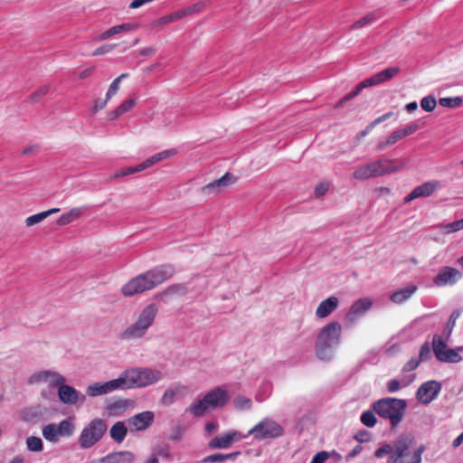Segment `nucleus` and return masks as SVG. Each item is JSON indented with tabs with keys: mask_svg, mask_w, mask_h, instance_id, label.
Wrapping results in <instances>:
<instances>
[{
	"mask_svg": "<svg viewBox=\"0 0 463 463\" xmlns=\"http://www.w3.org/2000/svg\"><path fill=\"white\" fill-rule=\"evenodd\" d=\"M175 274V268L173 264L158 265L127 282L121 288V293L126 297L143 293L164 283Z\"/></svg>",
	"mask_w": 463,
	"mask_h": 463,
	"instance_id": "nucleus-1",
	"label": "nucleus"
},
{
	"mask_svg": "<svg viewBox=\"0 0 463 463\" xmlns=\"http://www.w3.org/2000/svg\"><path fill=\"white\" fill-rule=\"evenodd\" d=\"M341 332L342 326L337 321H332L320 329L315 344L316 354L319 359H331L334 348L341 342Z\"/></svg>",
	"mask_w": 463,
	"mask_h": 463,
	"instance_id": "nucleus-2",
	"label": "nucleus"
},
{
	"mask_svg": "<svg viewBox=\"0 0 463 463\" xmlns=\"http://www.w3.org/2000/svg\"><path fill=\"white\" fill-rule=\"evenodd\" d=\"M373 408L381 418L389 420L392 429H394L403 420L407 402L398 398H383L373 402Z\"/></svg>",
	"mask_w": 463,
	"mask_h": 463,
	"instance_id": "nucleus-3",
	"label": "nucleus"
},
{
	"mask_svg": "<svg viewBox=\"0 0 463 463\" xmlns=\"http://www.w3.org/2000/svg\"><path fill=\"white\" fill-rule=\"evenodd\" d=\"M157 312L158 308L155 303L147 305L139 314L137 320L123 331L120 338L129 340L144 336L153 325Z\"/></svg>",
	"mask_w": 463,
	"mask_h": 463,
	"instance_id": "nucleus-4",
	"label": "nucleus"
},
{
	"mask_svg": "<svg viewBox=\"0 0 463 463\" xmlns=\"http://www.w3.org/2000/svg\"><path fill=\"white\" fill-rule=\"evenodd\" d=\"M125 377L128 382L129 389L145 388L161 381L163 373L150 367H131L125 370Z\"/></svg>",
	"mask_w": 463,
	"mask_h": 463,
	"instance_id": "nucleus-5",
	"label": "nucleus"
},
{
	"mask_svg": "<svg viewBox=\"0 0 463 463\" xmlns=\"http://www.w3.org/2000/svg\"><path fill=\"white\" fill-rule=\"evenodd\" d=\"M107 423L104 420L96 418L86 425L79 437L80 447L87 449L97 444L107 431Z\"/></svg>",
	"mask_w": 463,
	"mask_h": 463,
	"instance_id": "nucleus-6",
	"label": "nucleus"
},
{
	"mask_svg": "<svg viewBox=\"0 0 463 463\" xmlns=\"http://www.w3.org/2000/svg\"><path fill=\"white\" fill-rule=\"evenodd\" d=\"M283 434L282 426L269 418L263 419L248 432V435H252L253 439L258 441L279 438Z\"/></svg>",
	"mask_w": 463,
	"mask_h": 463,
	"instance_id": "nucleus-7",
	"label": "nucleus"
},
{
	"mask_svg": "<svg viewBox=\"0 0 463 463\" xmlns=\"http://www.w3.org/2000/svg\"><path fill=\"white\" fill-rule=\"evenodd\" d=\"M415 439L413 435L401 434L397 437L393 443V453L390 456V462L402 463V458L409 454L410 448L414 444Z\"/></svg>",
	"mask_w": 463,
	"mask_h": 463,
	"instance_id": "nucleus-8",
	"label": "nucleus"
},
{
	"mask_svg": "<svg viewBox=\"0 0 463 463\" xmlns=\"http://www.w3.org/2000/svg\"><path fill=\"white\" fill-rule=\"evenodd\" d=\"M441 383L431 380L423 383L416 392V399L423 405L430 404L439 393Z\"/></svg>",
	"mask_w": 463,
	"mask_h": 463,
	"instance_id": "nucleus-9",
	"label": "nucleus"
},
{
	"mask_svg": "<svg viewBox=\"0 0 463 463\" xmlns=\"http://www.w3.org/2000/svg\"><path fill=\"white\" fill-rule=\"evenodd\" d=\"M462 273L456 268L445 266L440 268L433 278V283L437 287L453 286L462 279Z\"/></svg>",
	"mask_w": 463,
	"mask_h": 463,
	"instance_id": "nucleus-10",
	"label": "nucleus"
},
{
	"mask_svg": "<svg viewBox=\"0 0 463 463\" xmlns=\"http://www.w3.org/2000/svg\"><path fill=\"white\" fill-rule=\"evenodd\" d=\"M237 177L233 175L232 173L227 172L222 177L210 182L209 184L203 185L201 189L202 193L205 195H217L219 194L224 188L229 185L236 183Z\"/></svg>",
	"mask_w": 463,
	"mask_h": 463,
	"instance_id": "nucleus-11",
	"label": "nucleus"
},
{
	"mask_svg": "<svg viewBox=\"0 0 463 463\" xmlns=\"http://www.w3.org/2000/svg\"><path fill=\"white\" fill-rule=\"evenodd\" d=\"M418 128H419L418 124L412 123V124L406 126L405 128L397 129V130L393 131L392 134H390L384 141L379 142L375 148L378 151H382L385 147L395 144L400 139L413 134L414 132H416L418 130Z\"/></svg>",
	"mask_w": 463,
	"mask_h": 463,
	"instance_id": "nucleus-12",
	"label": "nucleus"
},
{
	"mask_svg": "<svg viewBox=\"0 0 463 463\" xmlns=\"http://www.w3.org/2000/svg\"><path fill=\"white\" fill-rule=\"evenodd\" d=\"M243 438L241 432L237 430H230L223 435L215 436L209 443L208 448L211 449H223L230 448L233 442L239 441Z\"/></svg>",
	"mask_w": 463,
	"mask_h": 463,
	"instance_id": "nucleus-13",
	"label": "nucleus"
},
{
	"mask_svg": "<svg viewBox=\"0 0 463 463\" xmlns=\"http://www.w3.org/2000/svg\"><path fill=\"white\" fill-rule=\"evenodd\" d=\"M440 187V183L438 180H431L416 186L408 195L404 198V203H408L417 198L429 197L438 188Z\"/></svg>",
	"mask_w": 463,
	"mask_h": 463,
	"instance_id": "nucleus-14",
	"label": "nucleus"
},
{
	"mask_svg": "<svg viewBox=\"0 0 463 463\" xmlns=\"http://www.w3.org/2000/svg\"><path fill=\"white\" fill-rule=\"evenodd\" d=\"M230 401V395L223 387H216L204 395V402H208L211 408H222Z\"/></svg>",
	"mask_w": 463,
	"mask_h": 463,
	"instance_id": "nucleus-15",
	"label": "nucleus"
},
{
	"mask_svg": "<svg viewBox=\"0 0 463 463\" xmlns=\"http://www.w3.org/2000/svg\"><path fill=\"white\" fill-rule=\"evenodd\" d=\"M372 305V301L367 298L356 300L354 303H353L349 311L345 315L346 323L349 325H354L357 321L358 317L370 309Z\"/></svg>",
	"mask_w": 463,
	"mask_h": 463,
	"instance_id": "nucleus-16",
	"label": "nucleus"
},
{
	"mask_svg": "<svg viewBox=\"0 0 463 463\" xmlns=\"http://www.w3.org/2000/svg\"><path fill=\"white\" fill-rule=\"evenodd\" d=\"M58 397L64 404H76L79 401L85 402V395L80 394L74 387L67 384H61L58 388Z\"/></svg>",
	"mask_w": 463,
	"mask_h": 463,
	"instance_id": "nucleus-17",
	"label": "nucleus"
},
{
	"mask_svg": "<svg viewBox=\"0 0 463 463\" xmlns=\"http://www.w3.org/2000/svg\"><path fill=\"white\" fill-rule=\"evenodd\" d=\"M372 163L375 177L395 173L401 168L397 165V160L387 157L374 160Z\"/></svg>",
	"mask_w": 463,
	"mask_h": 463,
	"instance_id": "nucleus-18",
	"label": "nucleus"
},
{
	"mask_svg": "<svg viewBox=\"0 0 463 463\" xmlns=\"http://www.w3.org/2000/svg\"><path fill=\"white\" fill-rule=\"evenodd\" d=\"M399 72L400 69L398 67H389L364 80L366 83L367 87H373L383 83L387 80H390L391 79L395 77Z\"/></svg>",
	"mask_w": 463,
	"mask_h": 463,
	"instance_id": "nucleus-19",
	"label": "nucleus"
},
{
	"mask_svg": "<svg viewBox=\"0 0 463 463\" xmlns=\"http://www.w3.org/2000/svg\"><path fill=\"white\" fill-rule=\"evenodd\" d=\"M399 72L400 69L398 67H389L364 80L366 83L367 87H373L383 83L387 80H390L391 79L395 77Z\"/></svg>",
	"mask_w": 463,
	"mask_h": 463,
	"instance_id": "nucleus-20",
	"label": "nucleus"
},
{
	"mask_svg": "<svg viewBox=\"0 0 463 463\" xmlns=\"http://www.w3.org/2000/svg\"><path fill=\"white\" fill-rule=\"evenodd\" d=\"M154 417L152 411H146L130 417L128 423L134 426L136 430H144L153 423Z\"/></svg>",
	"mask_w": 463,
	"mask_h": 463,
	"instance_id": "nucleus-21",
	"label": "nucleus"
},
{
	"mask_svg": "<svg viewBox=\"0 0 463 463\" xmlns=\"http://www.w3.org/2000/svg\"><path fill=\"white\" fill-rule=\"evenodd\" d=\"M135 455L128 450L109 453L99 459V463H133Z\"/></svg>",
	"mask_w": 463,
	"mask_h": 463,
	"instance_id": "nucleus-22",
	"label": "nucleus"
},
{
	"mask_svg": "<svg viewBox=\"0 0 463 463\" xmlns=\"http://www.w3.org/2000/svg\"><path fill=\"white\" fill-rule=\"evenodd\" d=\"M463 351V346L456 348H447L446 350L437 352V360L440 363L457 364L462 361L459 352Z\"/></svg>",
	"mask_w": 463,
	"mask_h": 463,
	"instance_id": "nucleus-23",
	"label": "nucleus"
},
{
	"mask_svg": "<svg viewBox=\"0 0 463 463\" xmlns=\"http://www.w3.org/2000/svg\"><path fill=\"white\" fill-rule=\"evenodd\" d=\"M338 305L339 299L335 296H331L319 304L316 310V316L318 318H325L335 311Z\"/></svg>",
	"mask_w": 463,
	"mask_h": 463,
	"instance_id": "nucleus-24",
	"label": "nucleus"
},
{
	"mask_svg": "<svg viewBox=\"0 0 463 463\" xmlns=\"http://www.w3.org/2000/svg\"><path fill=\"white\" fill-rule=\"evenodd\" d=\"M417 286L414 284H409L406 287L394 291L390 299L396 304H402L409 299L417 290Z\"/></svg>",
	"mask_w": 463,
	"mask_h": 463,
	"instance_id": "nucleus-25",
	"label": "nucleus"
},
{
	"mask_svg": "<svg viewBox=\"0 0 463 463\" xmlns=\"http://www.w3.org/2000/svg\"><path fill=\"white\" fill-rule=\"evenodd\" d=\"M132 403L133 402L130 400L118 399L108 403L106 409L110 415L119 416L122 415Z\"/></svg>",
	"mask_w": 463,
	"mask_h": 463,
	"instance_id": "nucleus-26",
	"label": "nucleus"
},
{
	"mask_svg": "<svg viewBox=\"0 0 463 463\" xmlns=\"http://www.w3.org/2000/svg\"><path fill=\"white\" fill-rule=\"evenodd\" d=\"M128 434V429L123 421H117L109 430L111 439L117 442L121 443Z\"/></svg>",
	"mask_w": 463,
	"mask_h": 463,
	"instance_id": "nucleus-27",
	"label": "nucleus"
},
{
	"mask_svg": "<svg viewBox=\"0 0 463 463\" xmlns=\"http://www.w3.org/2000/svg\"><path fill=\"white\" fill-rule=\"evenodd\" d=\"M239 455H241V451H235L227 454L215 453L204 457L202 459V463H224L227 460H234Z\"/></svg>",
	"mask_w": 463,
	"mask_h": 463,
	"instance_id": "nucleus-28",
	"label": "nucleus"
},
{
	"mask_svg": "<svg viewBox=\"0 0 463 463\" xmlns=\"http://www.w3.org/2000/svg\"><path fill=\"white\" fill-rule=\"evenodd\" d=\"M185 388L184 386H177L176 388H168L165 391L161 397V402L164 405H171L175 402L177 395H182Z\"/></svg>",
	"mask_w": 463,
	"mask_h": 463,
	"instance_id": "nucleus-29",
	"label": "nucleus"
},
{
	"mask_svg": "<svg viewBox=\"0 0 463 463\" xmlns=\"http://www.w3.org/2000/svg\"><path fill=\"white\" fill-rule=\"evenodd\" d=\"M353 176L356 180H367L369 178H375L373 163L370 162L364 165L358 167L353 173Z\"/></svg>",
	"mask_w": 463,
	"mask_h": 463,
	"instance_id": "nucleus-30",
	"label": "nucleus"
},
{
	"mask_svg": "<svg viewBox=\"0 0 463 463\" xmlns=\"http://www.w3.org/2000/svg\"><path fill=\"white\" fill-rule=\"evenodd\" d=\"M59 436L71 437L75 430V424L71 418L62 420L57 426Z\"/></svg>",
	"mask_w": 463,
	"mask_h": 463,
	"instance_id": "nucleus-31",
	"label": "nucleus"
},
{
	"mask_svg": "<svg viewBox=\"0 0 463 463\" xmlns=\"http://www.w3.org/2000/svg\"><path fill=\"white\" fill-rule=\"evenodd\" d=\"M210 405L208 402H204V397L202 400H199L194 403H192L189 408L186 409L187 411L192 413L195 417L203 416Z\"/></svg>",
	"mask_w": 463,
	"mask_h": 463,
	"instance_id": "nucleus-32",
	"label": "nucleus"
},
{
	"mask_svg": "<svg viewBox=\"0 0 463 463\" xmlns=\"http://www.w3.org/2000/svg\"><path fill=\"white\" fill-rule=\"evenodd\" d=\"M110 392L116 390H128V382L127 377H125V370L120 373V375L117 379H113L108 381Z\"/></svg>",
	"mask_w": 463,
	"mask_h": 463,
	"instance_id": "nucleus-33",
	"label": "nucleus"
},
{
	"mask_svg": "<svg viewBox=\"0 0 463 463\" xmlns=\"http://www.w3.org/2000/svg\"><path fill=\"white\" fill-rule=\"evenodd\" d=\"M43 436L48 441L56 442L59 437L57 426L54 423L44 426L43 429Z\"/></svg>",
	"mask_w": 463,
	"mask_h": 463,
	"instance_id": "nucleus-34",
	"label": "nucleus"
},
{
	"mask_svg": "<svg viewBox=\"0 0 463 463\" xmlns=\"http://www.w3.org/2000/svg\"><path fill=\"white\" fill-rule=\"evenodd\" d=\"M439 103L441 107L444 108H458L460 107L463 103V99L461 97H448V98H440L439 99Z\"/></svg>",
	"mask_w": 463,
	"mask_h": 463,
	"instance_id": "nucleus-35",
	"label": "nucleus"
},
{
	"mask_svg": "<svg viewBox=\"0 0 463 463\" xmlns=\"http://www.w3.org/2000/svg\"><path fill=\"white\" fill-rule=\"evenodd\" d=\"M187 293V288L181 283H175L169 285L164 291V294L166 296L173 295H185Z\"/></svg>",
	"mask_w": 463,
	"mask_h": 463,
	"instance_id": "nucleus-36",
	"label": "nucleus"
},
{
	"mask_svg": "<svg viewBox=\"0 0 463 463\" xmlns=\"http://www.w3.org/2000/svg\"><path fill=\"white\" fill-rule=\"evenodd\" d=\"M26 446L27 449L33 452H40L43 449V444L42 439L34 436L27 438Z\"/></svg>",
	"mask_w": 463,
	"mask_h": 463,
	"instance_id": "nucleus-37",
	"label": "nucleus"
},
{
	"mask_svg": "<svg viewBox=\"0 0 463 463\" xmlns=\"http://www.w3.org/2000/svg\"><path fill=\"white\" fill-rule=\"evenodd\" d=\"M50 89V85H43L35 91H33L29 97L30 102L38 103L44 96H46L49 93Z\"/></svg>",
	"mask_w": 463,
	"mask_h": 463,
	"instance_id": "nucleus-38",
	"label": "nucleus"
},
{
	"mask_svg": "<svg viewBox=\"0 0 463 463\" xmlns=\"http://www.w3.org/2000/svg\"><path fill=\"white\" fill-rule=\"evenodd\" d=\"M447 339H448L447 337L444 338L442 335H434L433 340H432V349H433V353L436 357H437L438 350L443 351L448 348L447 344H446Z\"/></svg>",
	"mask_w": 463,
	"mask_h": 463,
	"instance_id": "nucleus-39",
	"label": "nucleus"
},
{
	"mask_svg": "<svg viewBox=\"0 0 463 463\" xmlns=\"http://www.w3.org/2000/svg\"><path fill=\"white\" fill-rule=\"evenodd\" d=\"M460 314H461V309H458V308L453 310L452 313L450 314L449 321L446 325L445 332H444L445 334H447V338H449L450 334L452 333V330L456 324V320L459 317Z\"/></svg>",
	"mask_w": 463,
	"mask_h": 463,
	"instance_id": "nucleus-40",
	"label": "nucleus"
},
{
	"mask_svg": "<svg viewBox=\"0 0 463 463\" xmlns=\"http://www.w3.org/2000/svg\"><path fill=\"white\" fill-rule=\"evenodd\" d=\"M361 421L366 427L372 428L376 424L377 419L373 411H366L362 413Z\"/></svg>",
	"mask_w": 463,
	"mask_h": 463,
	"instance_id": "nucleus-41",
	"label": "nucleus"
},
{
	"mask_svg": "<svg viewBox=\"0 0 463 463\" xmlns=\"http://www.w3.org/2000/svg\"><path fill=\"white\" fill-rule=\"evenodd\" d=\"M50 370L40 371L31 375L29 383H46L49 381Z\"/></svg>",
	"mask_w": 463,
	"mask_h": 463,
	"instance_id": "nucleus-42",
	"label": "nucleus"
},
{
	"mask_svg": "<svg viewBox=\"0 0 463 463\" xmlns=\"http://www.w3.org/2000/svg\"><path fill=\"white\" fill-rule=\"evenodd\" d=\"M145 170V168H141V164L135 166H128L123 169H120L115 174V177H123L130 175H134L136 173L141 172Z\"/></svg>",
	"mask_w": 463,
	"mask_h": 463,
	"instance_id": "nucleus-43",
	"label": "nucleus"
},
{
	"mask_svg": "<svg viewBox=\"0 0 463 463\" xmlns=\"http://www.w3.org/2000/svg\"><path fill=\"white\" fill-rule=\"evenodd\" d=\"M204 9V4L203 2H198L196 4L191 5L187 7H184L182 10L184 12V16L191 15L194 14H200Z\"/></svg>",
	"mask_w": 463,
	"mask_h": 463,
	"instance_id": "nucleus-44",
	"label": "nucleus"
},
{
	"mask_svg": "<svg viewBox=\"0 0 463 463\" xmlns=\"http://www.w3.org/2000/svg\"><path fill=\"white\" fill-rule=\"evenodd\" d=\"M437 101L436 99L432 96L424 97L420 101V106L423 110L427 112H431L436 108Z\"/></svg>",
	"mask_w": 463,
	"mask_h": 463,
	"instance_id": "nucleus-45",
	"label": "nucleus"
},
{
	"mask_svg": "<svg viewBox=\"0 0 463 463\" xmlns=\"http://www.w3.org/2000/svg\"><path fill=\"white\" fill-rule=\"evenodd\" d=\"M136 27L137 26L133 24L126 23V24L112 26V27H110V30H111L112 35L114 36L117 34H120L122 33L129 32V31L135 29Z\"/></svg>",
	"mask_w": 463,
	"mask_h": 463,
	"instance_id": "nucleus-46",
	"label": "nucleus"
},
{
	"mask_svg": "<svg viewBox=\"0 0 463 463\" xmlns=\"http://www.w3.org/2000/svg\"><path fill=\"white\" fill-rule=\"evenodd\" d=\"M183 17H184V12H182V10L180 9V10H178L176 12H174V13H172L170 14H167V15H165V16L161 17L159 19V24H168V23L179 20V19H181Z\"/></svg>",
	"mask_w": 463,
	"mask_h": 463,
	"instance_id": "nucleus-47",
	"label": "nucleus"
},
{
	"mask_svg": "<svg viewBox=\"0 0 463 463\" xmlns=\"http://www.w3.org/2000/svg\"><path fill=\"white\" fill-rule=\"evenodd\" d=\"M86 394L90 397H96L103 395L101 382L95 383L94 384L89 385L86 390Z\"/></svg>",
	"mask_w": 463,
	"mask_h": 463,
	"instance_id": "nucleus-48",
	"label": "nucleus"
},
{
	"mask_svg": "<svg viewBox=\"0 0 463 463\" xmlns=\"http://www.w3.org/2000/svg\"><path fill=\"white\" fill-rule=\"evenodd\" d=\"M375 21V18L373 14H367L363 18L359 19L355 23H354L351 26V29H360L367 24H370Z\"/></svg>",
	"mask_w": 463,
	"mask_h": 463,
	"instance_id": "nucleus-49",
	"label": "nucleus"
},
{
	"mask_svg": "<svg viewBox=\"0 0 463 463\" xmlns=\"http://www.w3.org/2000/svg\"><path fill=\"white\" fill-rule=\"evenodd\" d=\"M431 357V349L429 342H425L421 345L419 354V360L420 363L429 360Z\"/></svg>",
	"mask_w": 463,
	"mask_h": 463,
	"instance_id": "nucleus-50",
	"label": "nucleus"
},
{
	"mask_svg": "<svg viewBox=\"0 0 463 463\" xmlns=\"http://www.w3.org/2000/svg\"><path fill=\"white\" fill-rule=\"evenodd\" d=\"M184 432H185L184 427H182L179 424L175 425L172 428V432H171L170 436L168 437V439L171 440H175V441L180 440L183 438Z\"/></svg>",
	"mask_w": 463,
	"mask_h": 463,
	"instance_id": "nucleus-51",
	"label": "nucleus"
},
{
	"mask_svg": "<svg viewBox=\"0 0 463 463\" xmlns=\"http://www.w3.org/2000/svg\"><path fill=\"white\" fill-rule=\"evenodd\" d=\"M234 406L239 410H248L251 406V401L249 398L239 396L234 400Z\"/></svg>",
	"mask_w": 463,
	"mask_h": 463,
	"instance_id": "nucleus-52",
	"label": "nucleus"
},
{
	"mask_svg": "<svg viewBox=\"0 0 463 463\" xmlns=\"http://www.w3.org/2000/svg\"><path fill=\"white\" fill-rule=\"evenodd\" d=\"M48 382H50L52 386H59L60 387L61 384H64L65 378L59 373L51 371Z\"/></svg>",
	"mask_w": 463,
	"mask_h": 463,
	"instance_id": "nucleus-53",
	"label": "nucleus"
},
{
	"mask_svg": "<svg viewBox=\"0 0 463 463\" xmlns=\"http://www.w3.org/2000/svg\"><path fill=\"white\" fill-rule=\"evenodd\" d=\"M46 218V213L44 212L31 215L26 218L25 223L28 227L37 224L43 221Z\"/></svg>",
	"mask_w": 463,
	"mask_h": 463,
	"instance_id": "nucleus-54",
	"label": "nucleus"
},
{
	"mask_svg": "<svg viewBox=\"0 0 463 463\" xmlns=\"http://www.w3.org/2000/svg\"><path fill=\"white\" fill-rule=\"evenodd\" d=\"M393 453V446L390 444H384L377 449L374 452V456L378 458H383L386 454H390L391 456Z\"/></svg>",
	"mask_w": 463,
	"mask_h": 463,
	"instance_id": "nucleus-55",
	"label": "nucleus"
},
{
	"mask_svg": "<svg viewBox=\"0 0 463 463\" xmlns=\"http://www.w3.org/2000/svg\"><path fill=\"white\" fill-rule=\"evenodd\" d=\"M371 433L366 430H359L354 436V439L360 443L368 442L371 439Z\"/></svg>",
	"mask_w": 463,
	"mask_h": 463,
	"instance_id": "nucleus-56",
	"label": "nucleus"
},
{
	"mask_svg": "<svg viewBox=\"0 0 463 463\" xmlns=\"http://www.w3.org/2000/svg\"><path fill=\"white\" fill-rule=\"evenodd\" d=\"M116 44H103L92 52V56H99L110 52L116 47Z\"/></svg>",
	"mask_w": 463,
	"mask_h": 463,
	"instance_id": "nucleus-57",
	"label": "nucleus"
},
{
	"mask_svg": "<svg viewBox=\"0 0 463 463\" xmlns=\"http://www.w3.org/2000/svg\"><path fill=\"white\" fill-rule=\"evenodd\" d=\"M462 229H463V218L458 221H455L453 222L448 223L445 226V230L449 233L458 232Z\"/></svg>",
	"mask_w": 463,
	"mask_h": 463,
	"instance_id": "nucleus-58",
	"label": "nucleus"
},
{
	"mask_svg": "<svg viewBox=\"0 0 463 463\" xmlns=\"http://www.w3.org/2000/svg\"><path fill=\"white\" fill-rule=\"evenodd\" d=\"M420 364L419 358H411L402 367V372L407 373L415 370Z\"/></svg>",
	"mask_w": 463,
	"mask_h": 463,
	"instance_id": "nucleus-59",
	"label": "nucleus"
},
{
	"mask_svg": "<svg viewBox=\"0 0 463 463\" xmlns=\"http://www.w3.org/2000/svg\"><path fill=\"white\" fill-rule=\"evenodd\" d=\"M425 451V446L420 445L414 452L410 461L407 463H420L421 455Z\"/></svg>",
	"mask_w": 463,
	"mask_h": 463,
	"instance_id": "nucleus-60",
	"label": "nucleus"
},
{
	"mask_svg": "<svg viewBox=\"0 0 463 463\" xmlns=\"http://www.w3.org/2000/svg\"><path fill=\"white\" fill-rule=\"evenodd\" d=\"M364 88H367V85L364 82V80H363L355 87V89L354 90H352L350 93L346 94L345 96L348 98L349 100H351L354 98H355L356 96H358Z\"/></svg>",
	"mask_w": 463,
	"mask_h": 463,
	"instance_id": "nucleus-61",
	"label": "nucleus"
},
{
	"mask_svg": "<svg viewBox=\"0 0 463 463\" xmlns=\"http://www.w3.org/2000/svg\"><path fill=\"white\" fill-rule=\"evenodd\" d=\"M135 99H128L125 101H123L119 106L118 108L120 109L121 112L123 114L130 111L134 107H135Z\"/></svg>",
	"mask_w": 463,
	"mask_h": 463,
	"instance_id": "nucleus-62",
	"label": "nucleus"
},
{
	"mask_svg": "<svg viewBox=\"0 0 463 463\" xmlns=\"http://www.w3.org/2000/svg\"><path fill=\"white\" fill-rule=\"evenodd\" d=\"M118 88H119L118 79H115L109 85V90L106 93L107 99H111V97L117 93V91L118 90Z\"/></svg>",
	"mask_w": 463,
	"mask_h": 463,
	"instance_id": "nucleus-63",
	"label": "nucleus"
},
{
	"mask_svg": "<svg viewBox=\"0 0 463 463\" xmlns=\"http://www.w3.org/2000/svg\"><path fill=\"white\" fill-rule=\"evenodd\" d=\"M329 458L327 451H319L313 458L310 463H324Z\"/></svg>",
	"mask_w": 463,
	"mask_h": 463,
	"instance_id": "nucleus-64",
	"label": "nucleus"
}]
</instances>
